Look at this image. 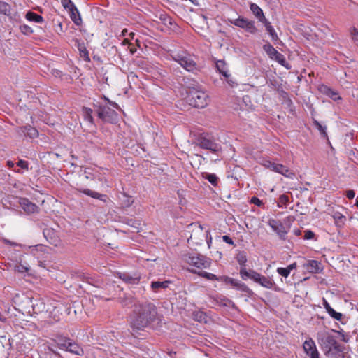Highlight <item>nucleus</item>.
Wrapping results in <instances>:
<instances>
[{"label":"nucleus","mask_w":358,"mask_h":358,"mask_svg":"<svg viewBox=\"0 0 358 358\" xmlns=\"http://www.w3.org/2000/svg\"><path fill=\"white\" fill-rule=\"evenodd\" d=\"M156 314L154 305L151 303L140 305L134 311L131 324L136 329L145 327L155 319Z\"/></svg>","instance_id":"f257e3e1"},{"label":"nucleus","mask_w":358,"mask_h":358,"mask_svg":"<svg viewBox=\"0 0 358 358\" xmlns=\"http://www.w3.org/2000/svg\"><path fill=\"white\" fill-rule=\"evenodd\" d=\"M317 341L326 354L334 352H341V348L336 336L329 333H322L317 335Z\"/></svg>","instance_id":"f03ea898"},{"label":"nucleus","mask_w":358,"mask_h":358,"mask_svg":"<svg viewBox=\"0 0 358 358\" xmlns=\"http://www.w3.org/2000/svg\"><path fill=\"white\" fill-rule=\"evenodd\" d=\"M208 101V96L206 92L201 90L192 89L187 95L188 103L195 108H203L206 107Z\"/></svg>","instance_id":"7ed1b4c3"},{"label":"nucleus","mask_w":358,"mask_h":358,"mask_svg":"<svg viewBox=\"0 0 358 358\" xmlns=\"http://www.w3.org/2000/svg\"><path fill=\"white\" fill-rule=\"evenodd\" d=\"M185 262L197 269L208 268L211 265V260L198 254L185 255L182 257Z\"/></svg>","instance_id":"20e7f679"},{"label":"nucleus","mask_w":358,"mask_h":358,"mask_svg":"<svg viewBox=\"0 0 358 358\" xmlns=\"http://www.w3.org/2000/svg\"><path fill=\"white\" fill-rule=\"evenodd\" d=\"M172 59L180 64L186 71L194 72L197 70V66L192 56L186 53H176L173 55Z\"/></svg>","instance_id":"39448f33"},{"label":"nucleus","mask_w":358,"mask_h":358,"mask_svg":"<svg viewBox=\"0 0 358 358\" xmlns=\"http://www.w3.org/2000/svg\"><path fill=\"white\" fill-rule=\"evenodd\" d=\"M32 299V297L24 294H17L13 297V303L18 306L19 310L27 313H31Z\"/></svg>","instance_id":"423d86ee"},{"label":"nucleus","mask_w":358,"mask_h":358,"mask_svg":"<svg viewBox=\"0 0 358 358\" xmlns=\"http://www.w3.org/2000/svg\"><path fill=\"white\" fill-rule=\"evenodd\" d=\"M263 49L271 59L275 60L282 66H286L287 69H289L287 66V63L285 56L278 52L270 43L264 45Z\"/></svg>","instance_id":"0eeeda50"},{"label":"nucleus","mask_w":358,"mask_h":358,"mask_svg":"<svg viewBox=\"0 0 358 358\" xmlns=\"http://www.w3.org/2000/svg\"><path fill=\"white\" fill-rule=\"evenodd\" d=\"M231 23L236 27L245 29L250 34H255L257 31L255 22L243 17L237 18L232 21Z\"/></svg>","instance_id":"6e6552de"},{"label":"nucleus","mask_w":358,"mask_h":358,"mask_svg":"<svg viewBox=\"0 0 358 358\" xmlns=\"http://www.w3.org/2000/svg\"><path fill=\"white\" fill-rule=\"evenodd\" d=\"M197 145L203 149L210 150L213 152H217L220 150L221 147L220 145L214 143L213 141L208 139L205 136H200L197 139Z\"/></svg>","instance_id":"1a4fd4ad"},{"label":"nucleus","mask_w":358,"mask_h":358,"mask_svg":"<svg viewBox=\"0 0 358 358\" xmlns=\"http://www.w3.org/2000/svg\"><path fill=\"white\" fill-rule=\"evenodd\" d=\"M303 348L306 354L309 356L310 358H320L319 352L312 338H309L306 339L303 343Z\"/></svg>","instance_id":"9d476101"},{"label":"nucleus","mask_w":358,"mask_h":358,"mask_svg":"<svg viewBox=\"0 0 358 358\" xmlns=\"http://www.w3.org/2000/svg\"><path fill=\"white\" fill-rule=\"evenodd\" d=\"M268 224L281 238L285 239L287 231L285 229L284 225L280 222L274 219H270Z\"/></svg>","instance_id":"9b49d317"},{"label":"nucleus","mask_w":358,"mask_h":358,"mask_svg":"<svg viewBox=\"0 0 358 358\" xmlns=\"http://www.w3.org/2000/svg\"><path fill=\"white\" fill-rule=\"evenodd\" d=\"M99 117L104 120L115 122L117 119V114L114 110H110L109 108H101L99 112Z\"/></svg>","instance_id":"f8f14e48"},{"label":"nucleus","mask_w":358,"mask_h":358,"mask_svg":"<svg viewBox=\"0 0 358 358\" xmlns=\"http://www.w3.org/2000/svg\"><path fill=\"white\" fill-rule=\"evenodd\" d=\"M252 277V280H254L255 282H257L260 284L262 287L268 289H271L275 284L271 279L268 278L264 275H262L258 273L253 274Z\"/></svg>","instance_id":"ddd939ff"},{"label":"nucleus","mask_w":358,"mask_h":358,"mask_svg":"<svg viewBox=\"0 0 358 358\" xmlns=\"http://www.w3.org/2000/svg\"><path fill=\"white\" fill-rule=\"evenodd\" d=\"M19 203L23 210L27 213H34L37 211L38 207L36 204L25 198H20Z\"/></svg>","instance_id":"4468645a"},{"label":"nucleus","mask_w":358,"mask_h":358,"mask_svg":"<svg viewBox=\"0 0 358 358\" xmlns=\"http://www.w3.org/2000/svg\"><path fill=\"white\" fill-rule=\"evenodd\" d=\"M45 309V305L41 299L33 298L31 302V313L38 314L42 313Z\"/></svg>","instance_id":"2eb2a0df"},{"label":"nucleus","mask_w":358,"mask_h":358,"mask_svg":"<svg viewBox=\"0 0 358 358\" xmlns=\"http://www.w3.org/2000/svg\"><path fill=\"white\" fill-rule=\"evenodd\" d=\"M275 172L282 174L290 179H293L295 177V174L293 172L290 171L287 166L281 164H276Z\"/></svg>","instance_id":"dca6fc26"},{"label":"nucleus","mask_w":358,"mask_h":358,"mask_svg":"<svg viewBox=\"0 0 358 358\" xmlns=\"http://www.w3.org/2000/svg\"><path fill=\"white\" fill-rule=\"evenodd\" d=\"M250 8L252 13L256 16L257 18H258L261 22H264L266 20L262 10L257 4L252 3L250 4Z\"/></svg>","instance_id":"f3484780"},{"label":"nucleus","mask_w":358,"mask_h":358,"mask_svg":"<svg viewBox=\"0 0 358 358\" xmlns=\"http://www.w3.org/2000/svg\"><path fill=\"white\" fill-rule=\"evenodd\" d=\"M170 284V281L166 280L163 282L154 281L151 282L150 287L153 292H158L161 289H165Z\"/></svg>","instance_id":"a211bd4d"},{"label":"nucleus","mask_w":358,"mask_h":358,"mask_svg":"<svg viewBox=\"0 0 358 358\" xmlns=\"http://www.w3.org/2000/svg\"><path fill=\"white\" fill-rule=\"evenodd\" d=\"M79 191L92 198L97 199L103 201H106V196L104 194H99L96 192L92 191L89 189H79Z\"/></svg>","instance_id":"6ab92c4d"},{"label":"nucleus","mask_w":358,"mask_h":358,"mask_svg":"<svg viewBox=\"0 0 358 358\" xmlns=\"http://www.w3.org/2000/svg\"><path fill=\"white\" fill-rule=\"evenodd\" d=\"M77 48L80 52V57H82L85 61H90V56L88 50H87L84 43L77 41Z\"/></svg>","instance_id":"aec40b11"},{"label":"nucleus","mask_w":358,"mask_h":358,"mask_svg":"<svg viewBox=\"0 0 358 358\" xmlns=\"http://www.w3.org/2000/svg\"><path fill=\"white\" fill-rule=\"evenodd\" d=\"M70 17L72 21L77 25H80L82 22V19L78 8L76 7V10H69Z\"/></svg>","instance_id":"412c9836"},{"label":"nucleus","mask_w":358,"mask_h":358,"mask_svg":"<svg viewBox=\"0 0 358 358\" xmlns=\"http://www.w3.org/2000/svg\"><path fill=\"white\" fill-rule=\"evenodd\" d=\"M119 278L120 279H122V280L124 281L126 283L132 285L138 284L140 280V278L138 277H134L125 273L120 274Z\"/></svg>","instance_id":"4be33fe9"},{"label":"nucleus","mask_w":358,"mask_h":358,"mask_svg":"<svg viewBox=\"0 0 358 358\" xmlns=\"http://www.w3.org/2000/svg\"><path fill=\"white\" fill-rule=\"evenodd\" d=\"M20 130L24 132V136H29L31 138H36L38 135V131L31 126L24 127V128Z\"/></svg>","instance_id":"5701e85b"},{"label":"nucleus","mask_w":358,"mask_h":358,"mask_svg":"<svg viewBox=\"0 0 358 358\" xmlns=\"http://www.w3.org/2000/svg\"><path fill=\"white\" fill-rule=\"evenodd\" d=\"M66 351L78 355H80L83 353V349L77 343L73 342L68 344Z\"/></svg>","instance_id":"b1692460"},{"label":"nucleus","mask_w":358,"mask_h":358,"mask_svg":"<svg viewBox=\"0 0 358 358\" xmlns=\"http://www.w3.org/2000/svg\"><path fill=\"white\" fill-rule=\"evenodd\" d=\"M219 281L224 282L227 284H230L233 287H238V288L242 286L241 283L239 281H238L235 279L231 278L229 277L224 276V275L220 276Z\"/></svg>","instance_id":"393cba45"},{"label":"nucleus","mask_w":358,"mask_h":358,"mask_svg":"<svg viewBox=\"0 0 358 358\" xmlns=\"http://www.w3.org/2000/svg\"><path fill=\"white\" fill-rule=\"evenodd\" d=\"M265 25L266 29L268 34L271 36V39L273 41H275L278 39V36L277 33L275 32L274 28L271 26V23L266 20L263 22Z\"/></svg>","instance_id":"a878e982"},{"label":"nucleus","mask_w":358,"mask_h":358,"mask_svg":"<svg viewBox=\"0 0 358 358\" xmlns=\"http://www.w3.org/2000/svg\"><path fill=\"white\" fill-rule=\"evenodd\" d=\"M306 267L311 273H317L320 270V263L315 260H310L307 262Z\"/></svg>","instance_id":"bb28decb"},{"label":"nucleus","mask_w":358,"mask_h":358,"mask_svg":"<svg viewBox=\"0 0 358 358\" xmlns=\"http://www.w3.org/2000/svg\"><path fill=\"white\" fill-rule=\"evenodd\" d=\"M25 17L29 21L34 22H37V23H41L43 21L42 16H41L35 13H33L31 11L28 12L26 14Z\"/></svg>","instance_id":"cd10ccee"},{"label":"nucleus","mask_w":358,"mask_h":358,"mask_svg":"<svg viewBox=\"0 0 358 358\" xmlns=\"http://www.w3.org/2000/svg\"><path fill=\"white\" fill-rule=\"evenodd\" d=\"M216 67L217 70L222 73L225 78L229 77V74L228 73V70L226 66V64L222 60H219L216 63Z\"/></svg>","instance_id":"c85d7f7f"},{"label":"nucleus","mask_w":358,"mask_h":358,"mask_svg":"<svg viewBox=\"0 0 358 358\" xmlns=\"http://www.w3.org/2000/svg\"><path fill=\"white\" fill-rule=\"evenodd\" d=\"M192 272L194 273H198L199 275L203 277V278H205L208 280H218L219 281V277H217V275L213 274V273H208V272H206V271H197L196 270H191Z\"/></svg>","instance_id":"c756f323"},{"label":"nucleus","mask_w":358,"mask_h":358,"mask_svg":"<svg viewBox=\"0 0 358 358\" xmlns=\"http://www.w3.org/2000/svg\"><path fill=\"white\" fill-rule=\"evenodd\" d=\"M203 177L208 180L210 183H211L213 186H217L218 182V178L214 173H203Z\"/></svg>","instance_id":"7c9ffc66"},{"label":"nucleus","mask_w":358,"mask_h":358,"mask_svg":"<svg viewBox=\"0 0 358 358\" xmlns=\"http://www.w3.org/2000/svg\"><path fill=\"white\" fill-rule=\"evenodd\" d=\"M83 116L85 119V120L87 121L90 124H92L93 122V117L92 115V110L89 108H83L82 110Z\"/></svg>","instance_id":"2f4dec72"},{"label":"nucleus","mask_w":358,"mask_h":358,"mask_svg":"<svg viewBox=\"0 0 358 358\" xmlns=\"http://www.w3.org/2000/svg\"><path fill=\"white\" fill-rule=\"evenodd\" d=\"M11 7L5 1H0V13L5 15H9L10 14Z\"/></svg>","instance_id":"473e14b6"},{"label":"nucleus","mask_w":358,"mask_h":358,"mask_svg":"<svg viewBox=\"0 0 358 358\" xmlns=\"http://www.w3.org/2000/svg\"><path fill=\"white\" fill-rule=\"evenodd\" d=\"M120 199L125 207L130 206L134 202V199L124 193L121 194Z\"/></svg>","instance_id":"72a5a7b5"},{"label":"nucleus","mask_w":358,"mask_h":358,"mask_svg":"<svg viewBox=\"0 0 358 358\" xmlns=\"http://www.w3.org/2000/svg\"><path fill=\"white\" fill-rule=\"evenodd\" d=\"M194 318L195 320H197L200 322H208L207 315L203 312H196L194 313Z\"/></svg>","instance_id":"f704fd0d"},{"label":"nucleus","mask_w":358,"mask_h":358,"mask_svg":"<svg viewBox=\"0 0 358 358\" xmlns=\"http://www.w3.org/2000/svg\"><path fill=\"white\" fill-rule=\"evenodd\" d=\"M324 93L328 96H329L330 98H331L334 101H337V100L341 99V98L338 95V94L336 92H335V91L332 90L331 89H330V88L325 87Z\"/></svg>","instance_id":"c9c22d12"},{"label":"nucleus","mask_w":358,"mask_h":358,"mask_svg":"<svg viewBox=\"0 0 358 358\" xmlns=\"http://www.w3.org/2000/svg\"><path fill=\"white\" fill-rule=\"evenodd\" d=\"M71 341L67 338H59L57 340V344L60 349L67 350V345Z\"/></svg>","instance_id":"e433bc0d"},{"label":"nucleus","mask_w":358,"mask_h":358,"mask_svg":"<svg viewBox=\"0 0 358 358\" xmlns=\"http://www.w3.org/2000/svg\"><path fill=\"white\" fill-rule=\"evenodd\" d=\"M255 273H257V272L252 271V270L247 271L246 269H241L240 271L241 276L243 280H246L248 278L252 280V276Z\"/></svg>","instance_id":"4c0bfd02"},{"label":"nucleus","mask_w":358,"mask_h":358,"mask_svg":"<svg viewBox=\"0 0 358 358\" xmlns=\"http://www.w3.org/2000/svg\"><path fill=\"white\" fill-rule=\"evenodd\" d=\"M45 250V247L43 245H38L31 248V253L36 256L37 258L40 257V255H38V252H44Z\"/></svg>","instance_id":"58836bf2"},{"label":"nucleus","mask_w":358,"mask_h":358,"mask_svg":"<svg viewBox=\"0 0 358 358\" xmlns=\"http://www.w3.org/2000/svg\"><path fill=\"white\" fill-rule=\"evenodd\" d=\"M61 3L68 10H72V8L76 10V6L71 0H62Z\"/></svg>","instance_id":"ea45409f"},{"label":"nucleus","mask_w":358,"mask_h":358,"mask_svg":"<svg viewBox=\"0 0 358 358\" xmlns=\"http://www.w3.org/2000/svg\"><path fill=\"white\" fill-rule=\"evenodd\" d=\"M327 312L328 314L336 320H341L342 318V314L338 312H336L331 307L329 308Z\"/></svg>","instance_id":"a19ab883"},{"label":"nucleus","mask_w":358,"mask_h":358,"mask_svg":"<svg viewBox=\"0 0 358 358\" xmlns=\"http://www.w3.org/2000/svg\"><path fill=\"white\" fill-rule=\"evenodd\" d=\"M289 202V197L288 196L285 194H282L280 196L278 202V206L280 208H282L283 206H286L287 203Z\"/></svg>","instance_id":"79ce46f5"},{"label":"nucleus","mask_w":358,"mask_h":358,"mask_svg":"<svg viewBox=\"0 0 358 358\" xmlns=\"http://www.w3.org/2000/svg\"><path fill=\"white\" fill-rule=\"evenodd\" d=\"M314 124L317 128V129L320 131L322 135L324 136H327V132L326 129L327 127L325 126H322L318 121L314 120Z\"/></svg>","instance_id":"37998d69"},{"label":"nucleus","mask_w":358,"mask_h":358,"mask_svg":"<svg viewBox=\"0 0 358 358\" xmlns=\"http://www.w3.org/2000/svg\"><path fill=\"white\" fill-rule=\"evenodd\" d=\"M277 272L285 278H287L290 273L287 268H278Z\"/></svg>","instance_id":"c03bdc74"},{"label":"nucleus","mask_w":358,"mask_h":358,"mask_svg":"<svg viewBox=\"0 0 358 358\" xmlns=\"http://www.w3.org/2000/svg\"><path fill=\"white\" fill-rule=\"evenodd\" d=\"M276 164L277 163H275V162H273L271 161H266L264 164V166L266 168V169H270L271 171H275V166H276Z\"/></svg>","instance_id":"a18cd8bd"},{"label":"nucleus","mask_w":358,"mask_h":358,"mask_svg":"<svg viewBox=\"0 0 358 358\" xmlns=\"http://www.w3.org/2000/svg\"><path fill=\"white\" fill-rule=\"evenodd\" d=\"M20 29L21 31L24 34H29L32 33V29H31L30 27H29L27 24L20 25Z\"/></svg>","instance_id":"49530a36"},{"label":"nucleus","mask_w":358,"mask_h":358,"mask_svg":"<svg viewBox=\"0 0 358 358\" xmlns=\"http://www.w3.org/2000/svg\"><path fill=\"white\" fill-rule=\"evenodd\" d=\"M351 35L352 36V39L355 43H358V29L356 28H352L351 29Z\"/></svg>","instance_id":"de8ad7c7"},{"label":"nucleus","mask_w":358,"mask_h":358,"mask_svg":"<svg viewBox=\"0 0 358 358\" xmlns=\"http://www.w3.org/2000/svg\"><path fill=\"white\" fill-rule=\"evenodd\" d=\"M250 202L257 206H262L263 205V202L255 196L251 198Z\"/></svg>","instance_id":"09e8293b"},{"label":"nucleus","mask_w":358,"mask_h":358,"mask_svg":"<svg viewBox=\"0 0 358 358\" xmlns=\"http://www.w3.org/2000/svg\"><path fill=\"white\" fill-rule=\"evenodd\" d=\"M17 165L22 169H24L26 170L28 169V163L26 161L19 160L18 162L17 163Z\"/></svg>","instance_id":"8fccbe9b"},{"label":"nucleus","mask_w":358,"mask_h":358,"mask_svg":"<svg viewBox=\"0 0 358 358\" xmlns=\"http://www.w3.org/2000/svg\"><path fill=\"white\" fill-rule=\"evenodd\" d=\"M104 99L111 106H113V108L117 109V110H120L122 111V109L120 108V107L118 106L117 103H116L115 102H113L110 100H109L107 97L104 96Z\"/></svg>","instance_id":"3c124183"},{"label":"nucleus","mask_w":358,"mask_h":358,"mask_svg":"<svg viewBox=\"0 0 358 358\" xmlns=\"http://www.w3.org/2000/svg\"><path fill=\"white\" fill-rule=\"evenodd\" d=\"M314 236V233L311 231H306L304 234V238L309 240L312 239Z\"/></svg>","instance_id":"603ef678"},{"label":"nucleus","mask_w":358,"mask_h":358,"mask_svg":"<svg viewBox=\"0 0 358 358\" xmlns=\"http://www.w3.org/2000/svg\"><path fill=\"white\" fill-rule=\"evenodd\" d=\"M355 193L353 190L350 189L346 192V196L349 199H352L355 197Z\"/></svg>","instance_id":"864d4df0"},{"label":"nucleus","mask_w":358,"mask_h":358,"mask_svg":"<svg viewBox=\"0 0 358 358\" xmlns=\"http://www.w3.org/2000/svg\"><path fill=\"white\" fill-rule=\"evenodd\" d=\"M222 240L225 243L231 244V245H232L234 243L232 239L229 236H222Z\"/></svg>","instance_id":"5fc2aeb1"},{"label":"nucleus","mask_w":358,"mask_h":358,"mask_svg":"<svg viewBox=\"0 0 358 358\" xmlns=\"http://www.w3.org/2000/svg\"><path fill=\"white\" fill-rule=\"evenodd\" d=\"M324 308L327 310L329 308H331V306L327 302V301L325 299H323V303H322Z\"/></svg>","instance_id":"6e6d98bb"},{"label":"nucleus","mask_w":358,"mask_h":358,"mask_svg":"<svg viewBox=\"0 0 358 358\" xmlns=\"http://www.w3.org/2000/svg\"><path fill=\"white\" fill-rule=\"evenodd\" d=\"M245 262H246V258L245 256L241 255L238 257V262L240 264H243L245 263Z\"/></svg>","instance_id":"4d7b16f0"},{"label":"nucleus","mask_w":358,"mask_h":358,"mask_svg":"<svg viewBox=\"0 0 358 358\" xmlns=\"http://www.w3.org/2000/svg\"><path fill=\"white\" fill-rule=\"evenodd\" d=\"M85 173L86 174V176H85L86 178H87V179L88 178L94 179V177L89 171H87V169H85Z\"/></svg>","instance_id":"13d9d810"},{"label":"nucleus","mask_w":358,"mask_h":358,"mask_svg":"<svg viewBox=\"0 0 358 358\" xmlns=\"http://www.w3.org/2000/svg\"><path fill=\"white\" fill-rule=\"evenodd\" d=\"M227 78V82L229 83V85L231 87H233L235 84V82L231 79V78Z\"/></svg>","instance_id":"bf43d9fd"},{"label":"nucleus","mask_w":358,"mask_h":358,"mask_svg":"<svg viewBox=\"0 0 358 358\" xmlns=\"http://www.w3.org/2000/svg\"><path fill=\"white\" fill-rule=\"evenodd\" d=\"M296 266V263H294V264L289 265L287 268L289 269V272H291V271L293 270L294 268H295Z\"/></svg>","instance_id":"052dcab7"},{"label":"nucleus","mask_w":358,"mask_h":358,"mask_svg":"<svg viewBox=\"0 0 358 358\" xmlns=\"http://www.w3.org/2000/svg\"><path fill=\"white\" fill-rule=\"evenodd\" d=\"M23 127H18L17 129H16V132L20 135V136H24V132L22 131H21L20 129H22Z\"/></svg>","instance_id":"680f3d73"},{"label":"nucleus","mask_w":358,"mask_h":358,"mask_svg":"<svg viewBox=\"0 0 358 358\" xmlns=\"http://www.w3.org/2000/svg\"><path fill=\"white\" fill-rule=\"evenodd\" d=\"M121 44H122V45H129V39H128V38H124V39L122 41Z\"/></svg>","instance_id":"e2e57ef3"},{"label":"nucleus","mask_w":358,"mask_h":358,"mask_svg":"<svg viewBox=\"0 0 358 358\" xmlns=\"http://www.w3.org/2000/svg\"><path fill=\"white\" fill-rule=\"evenodd\" d=\"M334 217H335V219H338V220H343V219H345L344 216H343L341 215H335Z\"/></svg>","instance_id":"0e129e2a"},{"label":"nucleus","mask_w":358,"mask_h":358,"mask_svg":"<svg viewBox=\"0 0 358 358\" xmlns=\"http://www.w3.org/2000/svg\"><path fill=\"white\" fill-rule=\"evenodd\" d=\"M7 164H8V166H10V167H13L14 166V163L11 161H8Z\"/></svg>","instance_id":"69168bd1"},{"label":"nucleus","mask_w":358,"mask_h":358,"mask_svg":"<svg viewBox=\"0 0 358 358\" xmlns=\"http://www.w3.org/2000/svg\"><path fill=\"white\" fill-rule=\"evenodd\" d=\"M127 29H124V30H122V35L123 36H124L126 35V33H127Z\"/></svg>","instance_id":"338daca9"},{"label":"nucleus","mask_w":358,"mask_h":358,"mask_svg":"<svg viewBox=\"0 0 358 358\" xmlns=\"http://www.w3.org/2000/svg\"><path fill=\"white\" fill-rule=\"evenodd\" d=\"M130 52L131 54H134L136 52V49L133 48H130Z\"/></svg>","instance_id":"774afa93"}]
</instances>
